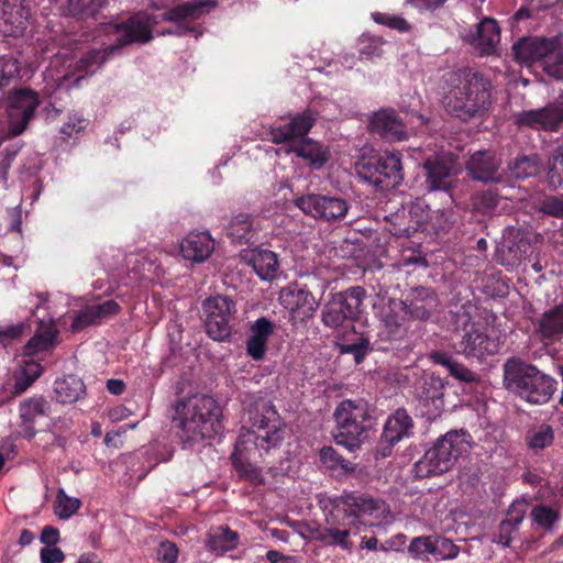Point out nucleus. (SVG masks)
Instances as JSON below:
<instances>
[{
	"mask_svg": "<svg viewBox=\"0 0 563 563\" xmlns=\"http://www.w3.org/2000/svg\"><path fill=\"white\" fill-rule=\"evenodd\" d=\"M452 87L443 98L448 113L462 120L483 119L493 104L492 82L483 74L461 68L451 74Z\"/></svg>",
	"mask_w": 563,
	"mask_h": 563,
	"instance_id": "1",
	"label": "nucleus"
},
{
	"mask_svg": "<svg viewBox=\"0 0 563 563\" xmlns=\"http://www.w3.org/2000/svg\"><path fill=\"white\" fill-rule=\"evenodd\" d=\"M251 429L241 432L232 460L257 461L271 450L280 446L285 438L284 423L269 401H261L249 410Z\"/></svg>",
	"mask_w": 563,
	"mask_h": 563,
	"instance_id": "2",
	"label": "nucleus"
},
{
	"mask_svg": "<svg viewBox=\"0 0 563 563\" xmlns=\"http://www.w3.org/2000/svg\"><path fill=\"white\" fill-rule=\"evenodd\" d=\"M503 386L529 404L544 405L556 391L558 382L534 364L511 356L503 364Z\"/></svg>",
	"mask_w": 563,
	"mask_h": 563,
	"instance_id": "3",
	"label": "nucleus"
},
{
	"mask_svg": "<svg viewBox=\"0 0 563 563\" xmlns=\"http://www.w3.org/2000/svg\"><path fill=\"white\" fill-rule=\"evenodd\" d=\"M20 80V63L10 55L0 57V90H9L7 113L8 132L11 136L20 135L27 126L40 104L38 96L30 88L15 89Z\"/></svg>",
	"mask_w": 563,
	"mask_h": 563,
	"instance_id": "4",
	"label": "nucleus"
},
{
	"mask_svg": "<svg viewBox=\"0 0 563 563\" xmlns=\"http://www.w3.org/2000/svg\"><path fill=\"white\" fill-rule=\"evenodd\" d=\"M180 406L181 411L177 407L180 415L178 435L183 442L194 444L212 439L222 431V410L211 396L196 395Z\"/></svg>",
	"mask_w": 563,
	"mask_h": 563,
	"instance_id": "5",
	"label": "nucleus"
},
{
	"mask_svg": "<svg viewBox=\"0 0 563 563\" xmlns=\"http://www.w3.org/2000/svg\"><path fill=\"white\" fill-rule=\"evenodd\" d=\"M335 443L354 452L371 441L376 432V419L363 400H342L335 408Z\"/></svg>",
	"mask_w": 563,
	"mask_h": 563,
	"instance_id": "6",
	"label": "nucleus"
},
{
	"mask_svg": "<svg viewBox=\"0 0 563 563\" xmlns=\"http://www.w3.org/2000/svg\"><path fill=\"white\" fill-rule=\"evenodd\" d=\"M467 433L464 430H451L439 438L432 448L413 465L416 478L423 479L449 472L457 457L466 451Z\"/></svg>",
	"mask_w": 563,
	"mask_h": 563,
	"instance_id": "7",
	"label": "nucleus"
},
{
	"mask_svg": "<svg viewBox=\"0 0 563 563\" xmlns=\"http://www.w3.org/2000/svg\"><path fill=\"white\" fill-rule=\"evenodd\" d=\"M333 518L342 522L353 526L362 532L367 526H372L368 519H378L385 512V503L375 499L369 495L344 492L341 496L336 497L333 503Z\"/></svg>",
	"mask_w": 563,
	"mask_h": 563,
	"instance_id": "8",
	"label": "nucleus"
},
{
	"mask_svg": "<svg viewBox=\"0 0 563 563\" xmlns=\"http://www.w3.org/2000/svg\"><path fill=\"white\" fill-rule=\"evenodd\" d=\"M355 170L360 178L380 191L394 189L404 180L400 153L363 157L355 164Z\"/></svg>",
	"mask_w": 563,
	"mask_h": 563,
	"instance_id": "9",
	"label": "nucleus"
},
{
	"mask_svg": "<svg viewBox=\"0 0 563 563\" xmlns=\"http://www.w3.org/2000/svg\"><path fill=\"white\" fill-rule=\"evenodd\" d=\"M325 285L313 275L301 282H294L282 288L280 303L302 321L312 319L319 309Z\"/></svg>",
	"mask_w": 563,
	"mask_h": 563,
	"instance_id": "10",
	"label": "nucleus"
},
{
	"mask_svg": "<svg viewBox=\"0 0 563 563\" xmlns=\"http://www.w3.org/2000/svg\"><path fill=\"white\" fill-rule=\"evenodd\" d=\"M366 291L361 286H353L343 291L332 294L321 311L324 327L339 329L346 321L358 319L362 313Z\"/></svg>",
	"mask_w": 563,
	"mask_h": 563,
	"instance_id": "11",
	"label": "nucleus"
},
{
	"mask_svg": "<svg viewBox=\"0 0 563 563\" xmlns=\"http://www.w3.org/2000/svg\"><path fill=\"white\" fill-rule=\"evenodd\" d=\"M514 122L520 129L558 132L563 124V92L542 108L515 113Z\"/></svg>",
	"mask_w": 563,
	"mask_h": 563,
	"instance_id": "12",
	"label": "nucleus"
},
{
	"mask_svg": "<svg viewBox=\"0 0 563 563\" xmlns=\"http://www.w3.org/2000/svg\"><path fill=\"white\" fill-rule=\"evenodd\" d=\"M295 206L305 214L325 222L343 219L350 208L347 201L341 197L320 194L298 197Z\"/></svg>",
	"mask_w": 563,
	"mask_h": 563,
	"instance_id": "13",
	"label": "nucleus"
},
{
	"mask_svg": "<svg viewBox=\"0 0 563 563\" xmlns=\"http://www.w3.org/2000/svg\"><path fill=\"white\" fill-rule=\"evenodd\" d=\"M422 168L429 191H448L459 172L457 157L451 152L434 153L424 159Z\"/></svg>",
	"mask_w": 563,
	"mask_h": 563,
	"instance_id": "14",
	"label": "nucleus"
},
{
	"mask_svg": "<svg viewBox=\"0 0 563 563\" xmlns=\"http://www.w3.org/2000/svg\"><path fill=\"white\" fill-rule=\"evenodd\" d=\"M464 334L460 342L461 353L466 357L477 358L479 361L499 352L500 342L497 336L489 334V329L481 323H471L464 329Z\"/></svg>",
	"mask_w": 563,
	"mask_h": 563,
	"instance_id": "15",
	"label": "nucleus"
},
{
	"mask_svg": "<svg viewBox=\"0 0 563 563\" xmlns=\"http://www.w3.org/2000/svg\"><path fill=\"white\" fill-rule=\"evenodd\" d=\"M415 434V422L405 408L396 409L386 420L379 440L383 456H388L391 449L402 439Z\"/></svg>",
	"mask_w": 563,
	"mask_h": 563,
	"instance_id": "16",
	"label": "nucleus"
},
{
	"mask_svg": "<svg viewBox=\"0 0 563 563\" xmlns=\"http://www.w3.org/2000/svg\"><path fill=\"white\" fill-rule=\"evenodd\" d=\"M467 175L476 181L484 184H499L504 180L501 159L495 152L479 150L474 152L466 162Z\"/></svg>",
	"mask_w": 563,
	"mask_h": 563,
	"instance_id": "17",
	"label": "nucleus"
},
{
	"mask_svg": "<svg viewBox=\"0 0 563 563\" xmlns=\"http://www.w3.org/2000/svg\"><path fill=\"white\" fill-rule=\"evenodd\" d=\"M205 2H185L176 5L175 8L163 13L164 21L174 22L175 25L170 29L164 30L163 35H194L195 38L201 34L196 26L190 25L189 20H196L200 16Z\"/></svg>",
	"mask_w": 563,
	"mask_h": 563,
	"instance_id": "18",
	"label": "nucleus"
},
{
	"mask_svg": "<svg viewBox=\"0 0 563 563\" xmlns=\"http://www.w3.org/2000/svg\"><path fill=\"white\" fill-rule=\"evenodd\" d=\"M368 131L387 141L406 139L407 131L404 120L393 108H382L374 112L368 120Z\"/></svg>",
	"mask_w": 563,
	"mask_h": 563,
	"instance_id": "19",
	"label": "nucleus"
},
{
	"mask_svg": "<svg viewBox=\"0 0 563 563\" xmlns=\"http://www.w3.org/2000/svg\"><path fill=\"white\" fill-rule=\"evenodd\" d=\"M115 34L121 45L147 43L153 38V22L150 14L137 12L115 24Z\"/></svg>",
	"mask_w": 563,
	"mask_h": 563,
	"instance_id": "20",
	"label": "nucleus"
},
{
	"mask_svg": "<svg viewBox=\"0 0 563 563\" xmlns=\"http://www.w3.org/2000/svg\"><path fill=\"white\" fill-rule=\"evenodd\" d=\"M30 10L22 0H0V33L20 36L26 29Z\"/></svg>",
	"mask_w": 563,
	"mask_h": 563,
	"instance_id": "21",
	"label": "nucleus"
},
{
	"mask_svg": "<svg viewBox=\"0 0 563 563\" xmlns=\"http://www.w3.org/2000/svg\"><path fill=\"white\" fill-rule=\"evenodd\" d=\"M317 119L312 111L306 110L302 113L290 117V121L272 128L269 135L275 144L292 143L296 139L307 137V133L314 125Z\"/></svg>",
	"mask_w": 563,
	"mask_h": 563,
	"instance_id": "22",
	"label": "nucleus"
},
{
	"mask_svg": "<svg viewBox=\"0 0 563 563\" xmlns=\"http://www.w3.org/2000/svg\"><path fill=\"white\" fill-rule=\"evenodd\" d=\"M552 47L553 38L523 36L514 43L512 56L519 64L531 65L541 60L544 66V59Z\"/></svg>",
	"mask_w": 563,
	"mask_h": 563,
	"instance_id": "23",
	"label": "nucleus"
},
{
	"mask_svg": "<svg viewBox=\"0 0 563 563\" xmlns=\"http://www.w3.org/2000/svg\"><path fill=\"white\" fill-rule=\"evenodd\" d=\"M404 302L411 320L427 321L437 310L439 299L433 289L419 286L407 294Z\"/></svg>",
	"mask_w": 563,
	"mask_h": 563,
	"instance_id": "24",
	"label": "nucleus"
},
{
	"mask_svg": "<svg viewBox=\"0 0 563 563\" xmlns=\"http://www.w3.org/2000/svg\"><path fill=\"white\" fill-rule=\"evenodd\" d=\"M468 42L478 51L479 55H493L497 51L500 41V29L496 20L484 18L476 24L475 32L468 36Z\"/></svg>",
	"mask_w": 563,
	"mask_h": 563,
	"instance_id": "25",
	"label": "nucleus"
},
{
	"mask_svg": "<svg viewBox=\"0 0 563 563\" xmlns=\"http://www.w3.org/2000/svg\"><path fill=\"white\" fill-rule=\"evenodd\" d=\"M347 521L333 518V510L327 517V527L320 530L318 539L328 545L341 547L346 551L353 549L350 537L361 533L358 529L346 523Z\"/></svg>",
	"mask_w": 563,
	"mask_h": 563,
	"instance_id": "26",
	"label": "nucleus"
},
{
	"mask_svg": "<svg viewBox=\"0 0 563 563\" xmlns=\"http://www.w3.org/2000/svg\"><path fill=\"white\" fill-rule=\"evenodd\" d=\"M274 323L265 318H258L250 328V336L246 340V352L254 361H262L267 351V342L274 333Z\"/></svg>",
	"mask_w": 563,
	"mask_h": 563,
	"instance_id": "27",
	"label": "nucleus"
},
{
	"mask_svg": "<svg viewBox=\"0 0 563 563\" xmlns=\"http://www.w3.org/2000/svg\"><path fill=\"white\" fill-rule=\"evenodd\" d=\"M286 152L295 153L316 169L323 167L330 159L329 148L310 137L290 143Z\"/></svg>",
	"mask_w": 563,
	"mask_h": 563,
	"instance_id": "28",
	"label": "nucleus"
},
{
	"mask_svg": "<svg viewBox=\"0 0 563 563\" xmlns=\"http://www.w3.org/2000/svg\"><path fill=\"white\" fill-rule=\"evenodd\" d=\"M243 260L262 280H273L279 268L277 254L266 249H253L243 255Z\"/></svg>",
	"mask_w": 563,
	"mask_h": 563,
	"instance_id": "29",
	"label": "nucleus"
},
{
	"mask_svg": "<svg viewBox=\"0 0 563 563\" xmlns=\"http://www.w3.org/2000/svg\"><path fill=\"white\" fill-rule=\"evenodd\" d=\"M536 334L542 341H555L563 335V303L544 311L534 322Z\"/></svg>",
	"mask_w": 563,
	"mask_h": 563,
	"instance_id": "30",
	"label": "nucleus"
},
{
	"mask_svg": "<svg viewBox=\"0 0 563 563\" xmlns=\"http://www.w3.org/2000/svg\"><path fill=\"white\" fill-rule=\"evenodd\" d=\"M213 250L214 242L208 232H191L180 243L184 258L197 263L205 262Z\"/></svg>",
	"mask_w": 563,
	"mask_h": 563,
	"instance_id": "31",
	"label": "nucleus"
},
{
	"mask_svg": "<svg viewBox=\"0 0 563 563\" xmlns=\"http://www.w3.org/2000/svg\"><path fill=\"white\" fill-rule=\"evenodd\" d=\"M380 320L390 334H400L411 320L404 299L389 298L382 309Z\"/></svg>",
	"mask_w": 563,
	"mask_h": 563,
	"instance_id": "32",
	"label": "nucleus"
},
{
	"mask_svg": "<svg viewBox=\"0 0 563 563\" xmlns=\"http://www.w3.org/2000/svg\"><path fill=\"white\" fill-rule=\"evenodd\" d=\"M530 251L529 242L523 239L507 238L498 246L497 261L506 266H514L525 260Z\"/></svg>",
	"mask_w": 563,
	"mask_h": 563,
	"instance_id": "33",
	"label": "nucleus"
},
{
	"mask_svg": "<svg viewBox=\"0 0 563 563\" xmlns=\"http://www.w3.org/2000/svg\"><path fill=\"white\" fill-rule=\"evenodd\" d=\"M542 167L541 157L537 153L518 155L507 165V172L516 180H525L540 174Z\"/></svg>",
	"mask_w": 563,
	"mask_h": 563,
	"instance_id": "34",
	"label": "nucleus"
},
{
	"mask_svg": "<svg viewBox=\"0 0 563 563\" xmlns=\"http://www.w3.org/2000/svg\"><path fill=\"white\" fill-rule=\"evenodd\" d=\"M239 544V533L228 526L211 528L207 534L206 547L217 554L234 550Z\"/></svg>",
	"mask_w": 563,
	"mask_h": 563,
	"instance_id": "35",
	"label": "nucleus"
},
{
	"mask_svg": "<svg viewBox=\"0 0 563 563\" xmlns=\"http://www.w3.org/2000/svg\"><path fill=\"white\" fill-rule=\"evenodd\" d=\"M56 400L62 404H73L86 394V386L81 378L68 375L54 383Z\"/></svg>",
	"mask_w": 563,
	"mask_h": 563,
	"instance_id": "36",
	"label": "nucleus"
},
{
	"mask_svg": "<svg viewBox=\"0 0 563 563\" xmlns=\"http://www.w3.org/2000/svg\"><path fill=\"white\" fill-rule=\"evenodd\" d=\"M445 382L434 375L424 376L417 382L415 387L416 396L421 401H432L437 407L443 404Z\"/></svg>",
	"mask_w": 563,
	"mask_h": 563,
	"instance_id": "37",
	"label": "nucleus"
},
{
	"mask_svg": "<svg viewBox=\"0 0 563 563\" xmlns=\"http://www.w3.org/2000/svg\"><path fill=\"white\" fill-rule=\"evenodd\" d=\"M205 319L209 318H233L236 312L235 302L228 296L217 295L209 297L202 302Z\"/></svg>",
	"mask_w": 563,
	"mask_h": 563,
	"instance_id": "38",
	"label": "nucleus"
},
{
	"mask_svg": "<svg viewBox=\"0 0 563 563\" xmlns=\"http://www.w3.org/2000/svg\"><path fill=\"white\" fill-rule=\"evenodd\" d=\"M255 234L252 214L239 213L234 216L228 228V235L238 243L249 242Z\"/></svg>",
	"mask_w": 563,
	"mask_h": 563,
	"instance_id": "39",
	"label": "nucleus"
},
{
	"mask_svg": "<svg viewBox=\"0 0 563 563\" xmlns=\"http://www.w3.org/2000/svg\"><path fill=\"white\" fill-rule=\"evenodd\" d=\"M49 404L43 397H34L20 405V417L23 423H34L38 417L48 415Z\"/></svg>",
	"mask_w": 563,
	"mask_h": 563,
	"instance_id": "40",
	"label": "nucleus"
},
{
	"mask_svg": "<svg viewBox=\"0 0 563 563\" xmlns=\"http://www.w3.org/2000/svg\"><path fill=\"white\" fill-rule=\"evenodd\" d=\"M543 69L549 76L563 79V38H553V47L544 59Z\"/></svg>",
	"mask_w": 563,
	"mask_h": 563,
	"instance_id": "41",
	"label": "nucleus"
},
{
	"mask_svg": "<svg viewBox=\"0 0 563 563\" xmlns=\"http://www.w3.org/2000/svg\"><path fill=\"white\" fill-rule=\"evenodd\" d=\"M320 461L332 471H341L350 474L355 471V464L340 455L332 446H323L320 450Z\"/></svg>",
	"mask_w": 563,
	"mask_h": 563,
	"instance_id": "42",
	"label": "nucleus"
},
{
	"mask_svg": "<svg viewBox=\"0 0 563 563\" xmlns=\"http://www.w3.org/2000/svg\"><path fill=\"white\" fill-rule=\"evenodd\" d=\"M547 181L554 190L563 189V144L554 150L549 159Z\"/></svg>",
	"mask_w": 563,
	"mask_h": 563,
	"instance_id": "43",
	"label": "nucleus"
},
{
	"mask_svg": "<svg viewBox=\"0 0 563 563\" xmlns=\"http://www.w3.org/2000/svg\"><path fill=\"white\" fill-rule=\"evenodd\" d=\"M335 346L340 354H351L356 364H361L372 350L368 338L363 334L358 335L355 341L350 343L336 342Z\"/></svg>",
	"mask_w": 563,
	"mask_h": 563,
	"instance_id": "44",
	"label": "nucleus"
},
{
	"mask_svg": "<svg viewBox=\"0 0 563 563\" xmlns=\"http://www.w3.org/2000/svg\"><path fill=\"white\" fill-rule=\"evenodd\" d=\"M232 318H209L205 319L207 334L214 341L224 342L232 335Z\"/></svg>",
	"mask_w": 563,
	"mask_h": 563,
	"instance_id": "45",
	"label": "nucleus"
},
{
	"mask_svg": "<svg viewBox=\"0 0 563 563\" xmlns=\"http://www.w3.org/2000/svg\"><path fill=\"white\" fill-rule=\"evenodd\" d=\"M103 3L104 0H67L66 11L75 18H90L99 12Z\"/></svg>",
	"mask_w": 563,
	"mask_h": 563,
	"instance_id": "46",
	"label": "nucleus"
},
{
	"mask_svg": "<svg viewBox=\"0 0 563 563\" xmlns=\"http://www.w3.org/2000/svg\"><path fill=\"white\" fill-rule=\"evenodd\" d=\"M117 49L115 45H110L103 49H91L80 58V67L86 73H95Z\"/></svg>",
	"mask_w": 563,
	"mask_h": 563,
	"instance_id": "47",
	"label": "nucleus"
},
{
	"mask_svg": "<svg viewBox=\"0 0 563 563\" xmlns=\"http://www.w3.org/2000/svg\"><path fill=\"white\" fill-rule=\"evenodd\" d=\"M81 507L79 498L69 497L64 489H59L55 500V515L62 519L67 520Z\"/></svg>",
	"mask_w": 563,
	"mask_h": 563,
	"instance_id": "48",
	"label": "nucleus"
},
{
	"mask_svg": "<svg viewBox=\"0 0 563 563\" xmlns=\"http://www.w3.org/2000/svg\"><path fill=\"white\" fill-rule=\"evenodd\" d=\"M554 439V432L549 424H541L531 430L527 435L529 448L532 450H543L550 446Z\"/></svg>",
	"mask_w": 563,
	"mask_h": 563,
	"instance_id": "49",
	"label": "nucleus"
},
{
	"mask_svg": "<svg viewBox=\"0 0 563 563\" xmlns=\"http://www.w3.org/2000/svg\"><path fill=\"white\" fill-rule=\"evenodd\" d=\"M257 461H249L242 460H232L233 466L239 475L254 485L263 484L264 478L261 470L255 465Z\"/></svg>",
	"mask_w": 563,
	"mask_h": 563,
	"instance_id": "50",
	"label": "nucleus"
},
{
	"mask_svg": "<svg viewBox=\"0 0 563 563\" xmlns=\"http://www.w3.org/2000/svg\"><path fill=\"white\" fill-rule=\"evenodd\" d=\"M530 516L538 526L542 527L547 531H551L553 529L554 523L560 517L556 510L543 505L534 506Z\"/></svg>",
	"mask_w": 563,
	"mask_h": 563,
	"instance_id": "51",
	"label": "nucleus"
},
{
	"mask_svg": "<svg viewBox=\"0 0 563 563\" xmlns=\"http://www.w3.org/2000/svg\"><path fill=\"white\" fill-rule=\"evenodd\" d=\"M57 338V332L48 328L41 333L35 334L26 344L25 349L29 353H35L38 351H47L51 349Z\"/></svg>",
	"mask_w": 563,
	"mask_h": 563,
	"instance_id": "52",
	"label": "nucleus"
},
{
	"mask_svg": "<svg viewBox=\"0 0 563 563\" xmlns=\"http://www.w3.org/2000/svg\"><path fill=\"white\" fill-rule=\"evenodd\" d=\"M457 554L459 547H456L451 540L439 537L434 538L432 555L437 560L454 559Z\"/></svg>",
	"mask_w": 563,
	"mask_h": 563,
	"instance_id": "53",
	"label": "nucleus"
},
{
	"mask_svg": "<svg viewBox=\"0 0 563 563\" xmlns=\"http://www.w3.org/2000/svg\"><path fill=\"white\" fill-rule=\"evenodd\" d=\"M433 537L413 538L408 547V551L416 559L427 558V554H433Z\"/></svg>",
	"mask_w": 563,
	"mask_h": 563,
	"instance_id": "54",
	"label": "nucleus"
},
{
	"mask_svg": "<svg viewBox=\"0 0 563 563\" xmlns=\"http://www.w3.org/2000/svg\"><path fill=\"white\" fill-rule=\"evenodd\" d=\"M96 324H99V321L95 310L92 306H88L75 316L70 328L73 331L78 332L86 329L87 327Z\"/></svg>",
	"mask_w": 563,
	"mask_h": 563,
	"instance_id": "55",
	"label": "nucleus"
},
{
	"mask_svg": "<svg viewBox=\"0 0 563 563\" xmlns=\"http://www.w3.org/2000/svg\"><path fill=\"white\" fill-rule=\"evenodd\" d=\"M498 202V196L492 190L483 191L473 198L474 208L483 213L493 211Z\"/></svg>",
	"mask_w": 563,
	"mask_h": 563,
	"instance_id": "56",
	"label": "nucleus"
},
{
	"mask_svg": "<svg viewBox=\"0 0 563 563\" xmlns=\"http://www.w3.org/2000/svg\"><path fill=\"white\" fill-rule=\"evenodd\" d=\"M372 18L376 23L386 25L390 29L398 30L400 32H405L410 29L408 22L401 16L375 12L372 14Z\"/></svg>",
	"mask_w": 563,
	"mask_h": 563,
	"instance_id": "57",
	"label": "nucleus"
},
{
	"mask_svg": "<svg viewBox=\"0 0 563 563\" xmlns=\"http://www.w3.org/2000/svg\"><path fill=\"white\" fill-rule=\"evenodd\" d=\"M539 210L547 216L563 218V196L545 197L541 201Z\"/></svg>",
	"mask_w": 563,
	"mask_h": 563,
	"instance_id": "58",
	"label": "nucleus"
},
{
	"mask_svg": "<svg viewBox=\"0 0 563 563\" xmlns=\"http://www.w3.org/2000/svg\"><path fill=\"white\" fill-rule=\"evenodd\" d=\"M521 504H512L510 509L508 510L507 518L501 521V531H507L509 528H514L515 530L521 523L525 517V509Z\"/></svg>",
	"mask_w": 563,
	"mask_h": 563,
	"instance_id": "59",
	"label": "nucleus"
},
{
	"mask_svg": "<svg viewBox=\"0 0 563 563\" xmlns=\"http://www.w3.org/2000/svg\"><path fill=\"white\" fill-rule=\"evenodd\" d=\"M383 40L371 35L360 37V54L366 56L380 55Z\"/></svg>",
	"mask_w": 563,
	"mask_h": 563,
	"instance_id": "60",
	"label": "nucleus"
},
{
	"mask_svg": "<svg viewBox=\"0 0 563 563\" xmlns=\"http://www.w3.org/2000/svg\"><path fill=\"white\" fill-rule=\"evenodd\" d=\"M178 548L172 541H162L157 548V560L161 563H175L178 558Z\"/></svg>",
	"mask_w": 563,
	"mask_h": 563,
	"instance_id": "61",
	"label": "nucleus"
},
{
	"mask_svg": "<svg viewBox=\"0 0 563 563\" xmlns=\"http://www.w3.org/2000/svg\"><path fill=\"white\" fill-rule=\"evenodd\" d=\"M27 325L23 322L0 327V343L8 344L20 339L24 334Z\"/></svg>",
	"mask_w": 563,
	"mask_h": 563,
	"instance_id": "62",
	"label": "nucleus"
},
{
	"mask_svg": "<svg viewBox=\"0 0 563 563\" xmlns=\"http://www.w3.org/2000/svg\"><path fill=\"white\" fill-rule=\"evenodd\" d=\"M449 373L454 378H456L457 380L463 382V383L471 384V383L479 382L478 374H476L475 372H473L472 369H470L468 367H466L465 365H463L456 361L454 362V364L451 367Z\"/></svg>",
	"mask_w": 563,
	"mask_h": 563,
	"instance_id": "63",
	"label": "nucleus"
},
{
	"mask_svg": "<svg viewBox=\"0 0 563 563\" xmlns=\"http://www.w3.org/2000/svg\"><path fill=\"white\" fill-rule=\"evenodd\" d=\"M92 308L95 310V313L97 316V319L99 323L107 318H110L112 316H115L120 312L121 307L115 300H106L98 305H92Z\"/></svg>",
	"mask_w": 563,
	"mask_h": 563,
	"instance_id": "64",
	"label": "nucleus"
}]
</instances>
